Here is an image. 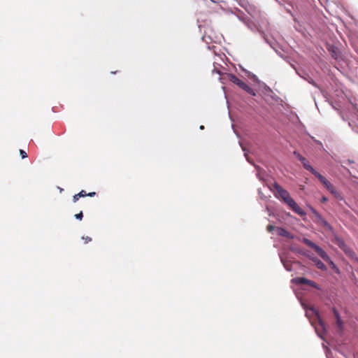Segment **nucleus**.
<instances>
[{"instance_id": "f257e3e1", "label": "nucleus", "mask_w": 358, "mask_h": 358, "mask_svg": "<svg viewBox=\"0 0 358 358\" xmlns=\"http://www.w3.org/2000/svg\"><path fill=\"white\" fill-rule=\"evenodd\" d=\"M273 187L275 189V195L277 198L282 199L290 208L299 215H304L306 213L300 208L295 201L290 196L289 193L283 189L280 185L275 183Z\"/></svg>"}, {"instance_id": "0eeeda50", "label": "nucleus", "mask_w": 358, "mask_h": 358, "mask_svg": "<svg viewBox=\"0 0 358 358\" xmlns=\"http://www.w3.org/2000/svg\"><path fill=\"white\" fill-rule=\"evenodd\" d=\"M276 231H277V234L280 236L288 238H293V236L290 234V233L282 227H277Z\"/></svg>"}, {"instance_id": "b1692460", "label": "nucleus", "mask_w": 358, "mask_h": 358, "mask_svg": "<svg viewBox=\"0 0 358 358\" xmlns=\"http://www.w3.org/2000/svg\"><path fill=\"white\" fill-rule=\"evenodd\" d=\"M327 201V199L326 197L323 196V197L322 198V202H326Z\"/></svg>"}, {"instance_id": "bb28decb", "label": "nucleus", "mask_w": 358, "mask_h": 358, "mask_svg": "<svg viewBox=\"0 0 358 358\" xmlns=\"http://www.w3.org/2000/svg\"><path fill=\"white\" fill-rule=\"evenodd\" d=\"M316 141V143L321 144V143L319 142L318 141Z\"/></svg>"}, {"instance_id": "a211bd4d", "label": "nucleus", "mask_w": 358, "mask_h": 358, "mask_svg": "<svg viewBox=\"0 0 358 358\" xmlns=\"http://www.w3.org/2000/svg\"><path fill=\"white\" fill-rule=\"evenodd\" d=\"M83 217V214L82 211H80L79 213L75 215V217L80 220H82Z\"/></svg>"}, {"instance_id": "423d86ee", "label": "nucleus", "mask_w": 358, "mask_h": 358, "mask_svg": "<svg viewBox=\"0 0 358 358\" xmlns=\"http://www.w3.org/2000/svg\"><path fill=\"white\" fill-rule=\"evenodd\" d=\"M319 255L320 257H322L325 262H329L330 261V257H329V255L327 254V252L322 250L320 247H319L318 245L315 248V249L314 250Z\"/></svg>"}, {"instance_id": "aec40b11", "label": "nucleus", "mask_w": 358, "mask_h": 358, "mask_svg": "<svg viewBox=\"0 0 358 358\" xmlns=\"http://www.w3.org/2000/svg\"><path fill=\"white\" fill-rule=\"evenodd\" d=\"M333 312L336 320L341 317L338 312L336 308H333Z\"/></svg>"}, {"instance_id": "412c9836", "label": "nucleus", "mask_w": 358, "mask_h": 358, "mask_svg": "<svg viewBox=\"0 0 358 358\" xmlns=\"http://www.w3.org/2000/svg\"><path fill=\"white\" fill-rule=\"evenodd\" d=\"M79 198H80V195H79L78 194H75L73 197V201L76 202L79 199Z\"/></svg>"}, {"instance_id": "f03ea898", "label": "nucleus", "mask_w": 358, "mask_h": 358, "mask_svg": "<svg viewBox=\"0 0 358 358\" xmlns=\"http://www.w3.org/2000/svg\"><path fill=\"white\" fill-rule=\"evenodd\" d=\"M228 79L231 83L236 84L237 86H238L241 89L243 90L246 92H248L250 94H252V96H255L256 93L255 90L251 88L248 84H246L243 80H240L238 77H236L234 74H229L228 75Z\"/></svg>"}, {"instance_id": "4468645a", "label": "nucleus", "mask_w": 358, "mask_h": 358, "mask_svg": "<svg viewBox=\"0 0 358 358\" xmlns=\"http://www.w3.org/2000/svg\"><path fill=\"white\" fill-rule=\"evenodd\" d=\"M332 194H334L336 197L339 196V193L336 190L334 186L332 187L331 189L329 190Z\"/></svg>"}, {"instance_id": "7ed1b4c3", "label": "nucleus", "mask_w": 358, "mask_h": 358, "mask_svg": "<svg viewBox=\"0 0 358 358\" xmlns=\"http://www.w3.org/2000/svg\"><path fill=\"white\" fill-rule=\"evenodd\" d=\"M292 282L297 285H308L312 287L318 289V286L316 282L313 280H308L306 278H296L292 280Z\"/></svg>"}, {"instance_id": "39448f33", "label": "nucleus", "mask_w": 358, "mask_h": 358, "mask_svg": "<svg viewBox=\"0 0 358 358\" xmlns=\"http://www.w3.org/2000/svg\"><path fill=\"white\" fill-rule=\"evenodd\" d=\"M315 214H316L317 219V224H320V226L323 227L326 230L331 231V227L330 226L329 222L317 213L315 212Z\"/></svg>"}, {"instance_id": "ddd939ff", "label": "nucleus", "mask_w": 358, "mask_h": 358, "mask_svg": "<svg viewBox=\"0 0 358 358\" xmlns=\"http://www.w3.org/2000/svg\"><path fill=\"white\" fill-rule=\"evenodd\" d=\"M332 268L335 269L336 271V272H339L338 268L336 267V264L331 261V259H330V261L329 262H327Z\"/></svg>"}, {"instance_id": "20e7f679", "label": "nucleus", "mask_w": 358, "mask_h": 358, "mask_svg": "<svg viewBox=\"0 0 358 358\" xmlns=\"http://www.w3.org/2000/svg\"><path fill=\"white\" fill-rule=\"evenodd\" d=\"M294 155L301 162V164H303V166L305 169L309 171L310 172L313 171V168L311 166V165L309 164L308 161L304 157H303L301 154H299L296 151L294 152Z\"/></svg>"}, {"instance_id": "f3484780", "label": "nucleus", "mask_w": 358, "mask_h": 358, "mask_svg": "<svg viewBox=\"0 0 358 358\" xmlns=\"http://www.w3.org/2000/svg\"><path fill=\"white\" fill-rule=\"evenodd\" d=\"M275 229V227L271 224L268 225L266 227L267 231L270 233L272 232Z\"/></svg>"}, {"instance_id": "a878e982", "label": "nucleus", "mask_w": 358, "mask_h": 358, "mask_svg": "<svg viewBox=\"0 0 358 358\" xmlns=\"http://www.w3.org/2000/svg\"><path fill=\"white\" fill-rule=\"evenodd\" d=\"M285 266L287 271H291V268H289V266H287L286 265H285Z\"/></svg>"}, {"instance_id": "9d476101", "label": "nucleus", "mask_w": 358, "mask_h": 358, "mask_svg": "<svg viewBox=\"0 0 358 358\" xmlns=\"http://www.w3.org/2000/svg\"><path fill=\"white\" fill-rule=\"evenodd\" d=\"M303 243L304 244H306L307 246L313 248V250L315 249V248L317 246L315 243H314L313 241H311L310 240L308 239V238H304L303 239Z\"/></svg>"}, {"instance_id": "9b49d317", "label": "nucleus", "mask_w": 358, "mask_h": 358, "mask_svg": "<svg viewBox=\"0 0 358 358\" xmlns=\"http://www.w3.org/2000/svg\"><path fill=\"white\" fill-rule=\"evenodd\" d=\"M78 194L80 195V197H84V196H94L96 194V192H90V193L87 194V193H86V192L85 190H81L78 193Z\"/></svg>"}, {"instance_id": "1a4fd4ad", "label": "nucleus", "mask_w": 358, "mask_h": 358, "mask_svg": "<svg viewBox=\"0 0 358 358\" xmlns=\"http://www.w3.org/2000/svg\"><path fill=\"white\" fill-rule=\"evenodd\" d=\"M311 173L320 181L321 183H323L325 182L327 178L324 177L322 175H321L319 172L316 171L314 169L313 171H311Z\"/></svg>"}, {"instance_id": "dca6fc26", "label": "nucleus", "mask_w": 358, "mask_h": 358, "mask_svg": "<svg viewBox=\"0 0 358 358\" xmlns=\"http://www.w3.org/2000/svg\"><path fill=\"white\" fill-rule=\"evenodd\" d=\"M20 155L22 159L27 157V152L23 150H20Z\"/></svg>"}, {"instance_id": "393cba45", "label": "nucleus", "mask_w": 358, "mask_h": 358, "mask_svg": "<svg viewBox=\"0 0 358 358\" xmlns=\"http://www.w3.org/2000/svg\"><path fill=\"white\" fill-rule=\"evenodd\" d=\"M285 266L287 271H291V268H289V266H287L286 265H285Z\"/></svg>"}, {"instance_id": "6e6552de", "label": "nucleus", "mask_w": 358, "mask_h": 358, "mask_svg": "<svg viewBox=\"0 0 358 358\" xmlns=\"http://www.w3.org/2000/svg\"><path fill=\"white\" fill-rule=\"evenodd\" d=\"M313 261L314 262L315 266L318 268H320V269H321L322 271H326L327 270V266L324 265V264L321 260L317 259V257L313 258Z\"/></svg>"}, {"instance_id": "6ab92c4d", "label": "nucleus", "mask_w": 358, "mask_h": 358, "mask_svg": "<svg viewBox=\"0 0 358 358\" xmlns=\"http://www.w3.org/2000/svg\"><path fill=\"white\" fill-rule=\"evenodd\" d=\"M336 324L339 328H341V329L342 328L343 322H342L341 317L336 320Z\"/></svg>"}, {"instance_id": "5701e85b", "label": "nucleus", "mask_w": 358, "mask_h": 358, "mask_svg": "<svg viewBox=\"0 0 358 358\" xmlns=\"http://www.w3.org/2000/svg\"><path fill=\"white\" fill-rule=\"evenodd\" d=\"M344 251L345 252L346 254H349V255H351V253H353L352 251H350V250H345V249H343Z\"/></svg>"}, {"instance_id": "2eb2a0df", "label": "nucleus", "mask_w": 358, "mask_h": 358, "mask_svg": "<svg viewBox=\"0 0 358 358\" xmlns=\"http://www.w3.org/2000/svg\"><path fill=\"white\" fill-rule=\"evenodd\" d=\"M332 194H334L336 197L339 196V193L336 190L334 186L332 187L331 189L329 190Z\"/></svg>"}, {"instance_id": "f8f14e48", "label": "nucleus", "mask_w": 358, "mask_h": 358, "mask_svg": "<svg viewBox=\"0 0 358 358\" xmlns=\"http://www.w3.org/2000/svg\"><path fill=\"white\" fill-rule=\"evenodd\" d=\"M322 184L328 190L331 189L334 186L327 179Z\"/></svg>"}, {"instance_id": "4be33fe9", "label": "nucleus", "mask_w": 358, "mask_h": 358, "mask_svg": "<svg viewBox=\"0 0 358 358\" xmlns=\"http://www.w3.org/2000/svg\"><path fill=\"white\" fill-rule=\"evenodd\" d=\"M83 239L85 240V243H87L89 242H90L92 241V238L89 236H86V237H83Z\"/></svg>"}]
</instances>
